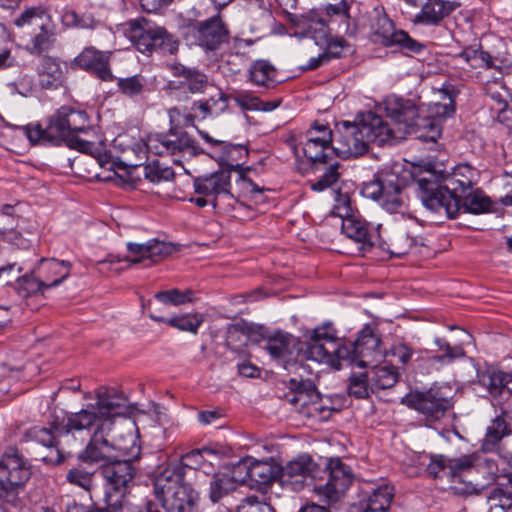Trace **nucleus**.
Wrapping results in <instances>:
<instances>
[{
  "label": "nucleus",
  "mask_w": 512,
  "mask_h": 512,
  "mask_svg": "<svg viewBox=\"0 0 512 512\" xmlns=\"http://www.w3.org/2000/svg\"><path fill=\"white\" fill-rule=\"evenodd\" d=\"M129 412V402L122 392L106 389L97 393L95 404H88L78 412L68 413L65 425L58 426L60 432H72V437L89 436L86 447L78 459L87 464H106L115 457L137 458L140 447L135 437L128 435L130 445L111 438L114 419Z\"/></svg>",
  "instance_id": "obj_1"
},
{
  "label": "nucleus",
  "mask_w": 512,
  "mask_h": 512,
  "mask_svg": "<svg viewBox=\"0 0 512 512\" xmlns=\"http://www.w3.org/2000/svg\"><path fill=\"white\" fill-rule=\"evenodd\" d=\"M474 170L468 164L460 165L444 185L430 175L421 177L416 184L419 197L426 208L435 213H444L455 219L460 212L481 214L490 211L492 202L481 190L473 189Z\"/></svg>",
  "instance_id": "obj_2"
},
{
  "label": "nucleus",
  "mask_w": 512,
  "mask_h": 512,
  "mask_svg": "<svg viewBox=\"0 0 512 512\" xmlns=\"http://www.w3.org/2000/svg\"><path fill=\"white\" fill-rule=\"evenodd\" d=\"M381 339L370 326H365L354 342H342L331 324L315 328L311 332V343L306 349L307 357L339 370L343 363L366 367L381 356Z\"/></svg>",
  "instance_id": "obj_3"
},
{
  "label": "nucleus",
  "mask_w": 512,
  "mask_h": 512,
  "mask_svg": "<svg viewBox=\"0 0 512 512\" xmlns=\"http://www.w3.org/2000/svg\"><path fill=\"white\" fill-rule=\"evenodd\" d=\"M89 128V117L85 111L63 106L50 116L46 127L33 123L21 129L32 144L59 146L65 143L71 149L92 155L96 150L95 144L77 136Z\"/></svg>",
  "instance_id": "obj_4"
},
{
  "label": "nucleus",
  "mask_w": 512,
  "mask_h": 512,
  "mask_svg": "<svg viewBox=\"0 0 512 512\" xmlns=\"http://www.w3.org/2000/svg\"><path fill=\"white\" fill-rule=\"evenodd\" d=\"M385 111L392 120L389 124L390 141L395 143L406 135H414L424 142H435L441 135L440 121L429 115H421L419 107L409 99L390 97L385 101Z\"/></svg>",
  "instance_id": "obj_5"
},
{
  "label": "nucleus",
  "mask_w": 512,
  "mask_h": 512,
  "mask_svg": "<svg viewBox=\"0 0 512 512\" xmlns=\"http://www.w3.org/2000/svg\"><path fill=\"white\" fill-rule=\"evenodd\" d=\"M389 123L372 111L362 113L354 123L343 122L334 134L337 157L359 156L367 152L369 143L390 141Z\"/></svg>",
  "instance_id": "obj_6"
},
{
  "label": "nucleus",
  "mask_w": 512,
  "mask_h": 512,
  "mask_svg": "<svg viewBox=\"0 0 512 512\" xmlns=\"http://www.w3.org/2000/svg\"><path fill=\"white\" fill-rule=\"evenodd\" d=\"M129 459L114 460L100 466L101 474L106 481L105 502L115 511H130V490L134 484L136 468Z\"/></svg>",
  "instance_id": "obj_7"
},
{
  "label": "nucleus",
  "mask_w": 512,
  "mask_h": 512,
  "mask_svg": "<svg viewBox=\"0 0 512 512\" xmlns=\"http://www.w3.org/2000/svg\"><path fill=\"white\" fill-rule=\"evenodd\" d=\"M412 174L408 170L399 173L394 168L391 172L382 174L374 180L364 183L362 194L379 203L390 213L402 212L407 207L405 188Z\"/></svg>",
  "instance_id": "obj_8"
},
{
  "label": "nucleus",
  "mask_w": 512,
  "mask_h": 512,
  "mask_svg": "<svg viewBox=\"0 0 512 512\" xmlns=\"http://www.w3.org/2000/svg\"><path fill=\"white\" fill-rule=\"evenodd\" d=\"M196 197L191 198L198 207L212 205L224 210L234 209L236 195L231 190V175L228 169L198 176L193 181Z\"/></svg>",
  "instance_id": "obj_9"
},
{
  "label": "nucleus",
  "mask_w": 512,
  "mask_h": 512,
  "mask_svg": "<svg viewBox=\"0 0 512 512\" xmlns=\"http://www.w3.org/2000/svg\"><path fill=\"white\" fill-rule=\"evenodd\" d=\"M164 473L154 483V496L164 512H198L199 493L183 479Z\"/></svg>",
  "instance_id": "obj_10"
},
{
  "label": "nucleus",
  "mask_w": 512,
  "mask_h": 512,
  "mask_svg": "<svg viewBox=\"0 0 512 512\" xmlns=\"http://www.w3.org/2000/svg\"><path fill=\"white\" fill-rule=\"evenodd\" d=\"M495 464L477 455H464L450 461L451 482L461 493H478L484 488L482 480H490Z\"/></svg>",
  "instance_id": "obj_11"
},
{
  "label": "nucleus",
  "mask_w": 512,
  "mask_h": 512,
  "mask_svg": "<svg viewBox=\"0 0 512 512\" xmlns=\"http://www.w3.org/2000/svg\"><path fill=\"white\" fill-rule=\"evenodd\" d=\"M29 461L16 448H8L0 457V499L13 502L31 477Z\"/></svg>",
  "instance_id": "obj_12"
},
{
  "label": "nucleus",
  "mask_w": 512,
  "mask_h": 512,
  "mask_svg": "<svg viewBox=\"0 0 512 512\" xmlns=\"http://www.w3.org/2000/svg\"><path fill=\"white\" fill-rule=\"evenodd\" d=\"M449 389L433 386L427 390L411 391L406 394L401 403L421 414L427 422L434 423L442 419L452 408V397Z\"/></svg>",
  "instance_id": "obj_13"
},
{
  "label": "nucleus",
  "mask_w": 512,
  "mask_h": 512,
  "mask_svg": "<svg viewBox=\"0 0 512 512\" xmlns=\"http://www.w3.org/2000/svg\"><path fill=\"white\" fill-rule=\"evenodd\" d=\"M128 25L129 37L141 53L161 51L173 54L177 51L178 42L163 27L152 24L144 18L131 20Z\"/></svg>",
  "instance_id": "obj_14"
},
{
  "label": "nucleus",
  "mask_w": 512,
  "mask_h": 512,
  "mask_svg": "<svg viewBox=\"0 0 512 512\" xmlns=\"http://www.w3.org/2000/svg\"><path fill=\"white\" fill-rule=\"evenodd\" d=\"M230 32L220 12L186 26L185 39L189 44L201 47L206 52L219 50L228 43Z\"/></svg>",
  "instance_id": "obj_15"
},
{
  "label": "nucleus",
  "mask_w": 512,
  "mask_h": 512,
  "mask_svg": "<svg viewBox=\"0 0 512 512\" xmlns=\"http://www.w3.org/2000/svg\"><path fill=\"white\" fill-rule=\"evenodd\" d=\"M353 475L350 468L339 458L331 459L326 467L318 471L314 490L328 502L339 501L352 483Z\"/></svg>",
  "instance_id": "obj_16"
},
{
  "label": "nucleus",
  "mask_w": 512,
  "mask_h": 512,
  "mask_svg": "<svg viewBox=\"0 0 512 512\" xmlns=\"http://www.w3.org/2000/svg\"><path fill=\"white\" fill-rule=\"evenodd\" d=\"M147 150L158 156H178L203 153L194 139L184 130L170 129L166 133H156L148 137Z\"/></svg>",
  "instance_id": "obj_17"
},
{
  "label": "nucleus",
  "mask_w": 512,
  "mask_h": 512,
  "mask_svg": "<svg viewBox=\"0 0 512 512\" xmlns=\"http://www.w3.org/2000/svg\"><path fill=\"white\" fill-rule=\"evenodd\" d=\"M298 25H303L304 31L315 41L316 45L324 47L323 52L329 61L342 56L346 41L331 36V29L328 28L327 20L323 15L316 11H309L301 16Z\"/></svg>",
  "instance_id": "obj_18"
},
{
  "label": "nucleus",
  "mask_w": 512,
  "mask_h": 512,
  "mask_svg": "<svg viewBox=\"0 0 512 512\" xmlns=\"http://www.w3.org/2000/svg\"><path fill=\"white\" fill-rule=\"evenodd\" d=\"M320 467L308 454H301L284 466H279V483L283 488L291 491H300L308 483V480L316 482Z\"/></svg>",
  "instance_id": "obj_19"
},
{
  "label": "nucleus",
  "mask_w": 512,
  "mask_h": 512,
  "mask_svg": "<svg viewBox=\"0 0 512 512\" xmlns=\"http://www.w3.org/2000/svg\"><path fill=\"white\" fill-rule=\"evenodd\" d=\"M67 416L59 421L55 419L49 428L43 426H34L25 432V439L41 444L50 449V454L43 456L41 460L47 464L58 465L68 456L59 448L58 438L72 436V432H60L58 426L65 425Z\"/></svg>",
  "instance_id": "obj_20"
},
{
  "label": "nucleus",
  "mask_w": 512,
  "mask_h": 512,
  "mask_svg": "<svg viewBox=\"0 0 512 512\" xmlns=\"http://www.w3.org/2000/svg\"><path fill=\"white\" fill-rule=\"evenodd\" d=\"M373 29L376 41L387 47L397 46L406 55L421 54L426 49L425 44L412 38L406 31L396 29L386 15L377 18Z\"/></svg>",
  "instance_id": "obj_21"
},
{
  "label": "nucleus",
  "mask_w": 512,
  "mask_h": 512,
  "mask_svg": "<svg viewBox=\"0 0 512 512\" xmlns=\"http://www.w3.org/2000/svg\"><path fill=\"white\" fill-rule=\"evenodd\" d=\"M311 343V335L305 343H300L294 336L285 332H276L264 340L263 348L277 362L287 368L289 364L296 362L301 352L306 359V349Z\"/></svg>",
  "instance_id": "obj_22"
},
{
  "label": "nucleus",
  "mask_w": 512,
  "mask_h": 512,
  "mask_svg": "<svg viewBox=\"0 0 512 512\" xmlns=\"http://www.w3.org/2000/svg\"><path fill=\"white\" fill-rule=\"evenodd\" d=\"M168 67L174 77L167 83L171 95L204 93L209 86L207 75L196 68L187 67L181 63H173Z\"/></svg>",
  "instance_id": "obj_23"
},
{
  "label": "nucleus",
  "mask_w": 512,
  "mask_h": 512,
  "mask_svg": "<svg viewBox=\"0 0 512 512\" xmlns=\"http://www.w3.org/2000/svg\"><path fill=\"white\" fill-rule=\"evenodd\" d=\"M42 10L39 8L26 9L18 18L14 20L17 27L32 25L39 29L26 45V49L31 54L40 55L48 51L55 41L54 33L43 23Z\"/></svg>",
  "instance_id": "obj_24"
},
{
  "label": "nucleus",
  "mask_w": 512,
  "mask_h": 512,
  "mask_svg": "<svg viewBox=\"0 0 512 512\" xmlns=\"http://www.w3.org/2000/svg\"><path fill=\"white\" fill-rule=\"evenodd\" d=\"M110 59V51L87 46L73 59L72 67L86 71L101 81L111 82L115 76L111 71Z\"/></svg>",
  "instance_id": "obj_25"
},
{
  "label": "nucleus",
  "mask_w": 512,
  "mask_h": 512,
  "mask_svg": "<svg viewBox=\"0 0 512 512\" xmlns=\"http://www.w3.org/2000/svg\"><path fill=\"white\" fill-rule=\"evenodd\" d=\"M381 225L376 228L358 212L342 221V232L355 243L362 254L371 251L380 238Z\"/></svg>",
  "instance_id": "obj_26"
},
{
  "label": "nucleus",
  "mask_w": 512,
  "mask_h": 512,
  "mask_svg": "<svg viewBox=\"0 0 512 512\" xmlns=\"http://www.w3.org/2000/svg\"><path fill=\"white\" fill-rule=\"evenodd\" d=\"M394 494V487L387 483L363 487L353 508L355 512H387Z\"/></svg>",
  "instance_id": "obj_27"
},
{
  "label": "nucleus",
  "mask_w": 512,
  "mask_h": 512,
  "mask_svg": "<svg viewBox=\"0 0 512 512\" xmlns=\"http://www.w3.org/2000/svg\"><path fill=\"white\" fill-rule=\"evenodd\" d=\"M419 11L414 15L413 23L426 27L440 26L459 7L456 0H418Z\"/></svg>",
  "instance_id": "obj_28"
},
{
  "label": "nucleus",
  "mask_w": 512,
  "mask_h": 512,
  "mask_svg": "<svg viewBox=\"0 0 512 512\" xmlns=\"http://www.w3.org/2000/svg\"><path fill=\"white\" fill-rule=\"evenodd\" d=\"M235 472L243 478L242 483L250 481L267 486L274 481L279 482V466L267 461L241 460L235 465Z\"/></svg>",
  "instance_id": "obj_29"
},
{
  "label": "nucleus",
  "mask_w": 512,
  "mask_h": 512,
  "mask_svg": "<svg viewBox=\"0 0 512 512\" xmlns=\"http://www.w3.org/2000/svg\"><path fill=\"white\" fill-rule=\"evenodd\" d=\"M127 250L134 256L127 261L130 264L143 263L149 261L150 264L157 263L175 251L172 243L150 239L145 243H127Z\"/></svg>",
  "instance_id": "obj_30"
},
{
  "label": "nucleus",
  "mask_w": 512,
  "mask_h": 512,
  "mask_svg": "<svg viewBox=\"0 0 512 512\" xmlns=\"http://www.w3.org/2000/svg\"><path fill=\"white\" fill-rule=\"evenodd\" d=\"M416 244V240L410 235L405 226H395L386 230L384 235L380 230V238L376 244L381 250L394 257H401L409 253Z\"/></svg>",
  "instance_id": "obj_31"
},
{
  "label": "nucleus",
  "mask_w": 512,
  "mask_h": 512,
  "mask_svg": "<svg viewBox=\"0 0 512 512\" xmlns=\"http://www.w3.org/2000/svg\"><path fill=\"white\" fill-rule=\"evenodd\" d=\"M71 268L72 265L69 261L42 258L36 271L37 274L41 275L46 286L52 288L60 285L69 277Z\"/></svg>",
  "instance_id": "obj_32"
},
{
  "label": "nucleus",
  "mask_w": 512,
  "mask_h": 512,
  "mask_svg": "<svg viewBox=\"0 0 512 512\" xmlns=\"http://www.w3.org/2000/svg\"><path fill=\"white\" fill-rule=\"evenodd\" d=\"M210 156L220 164L221 169H228L230 173L240 172L242 171L241 161L248 156V150L244 145L224 141L219 151H215Z\"/></svg>",
  "instance_id": "obj_33"
},
{
  "label": "nucleus",
  "mask_w": 512,
  "mask_h": 512,
  "mask_svg": "<svg viewBox=\"0 0 512 512\" xmlns=\"http://www.w3.org/2000/svg\"><path fill=\"white\" fill-rule=\"evenodd\" d=\"M39 82L44 89H56L64 80V71L60 60L56 57L45 55L41 58L38 67Z\"/></svg>",
  "instance_id": "obj_34"
},
{
  "label": "nucleus",
  "mask_w": 512,
  "mask_h": 512,
  "mask_svg": "<svg viewBox=\"0 0 512 512\" xmlns=\"http://www.w3.org/2000/svg\"><path fill=\"white\" fill-rule=\"evenodd\" d=\"M243 478L238 472H235V466L231 474L218 473L214 474L210 481L209 498L213 503L220 501L229 493L234 491Z\"/></svg>",
  "instance_id": "obj_35"
},
{
  "label": "nucleus",
  "mask_w": 512,
  "mask_h": 512,
  "mask_svg": "<svg viewBox=\"0 0 512 512\" xmlns=\"http://www.w3.org/2000/svg\"><path fill=\"white\" fill-rule=\"evenodd\" d=\"M509 432L505 417L496 416L488 425L485 436L480 442L481 450L486 453L498 451Z\"/></svg>",
  "instance_id": "obj_36"
},
{
  "label": "nucleus",
  "mask_w": 512,
  "mask_h": 512,
  "mask_svg": "<svg viewBox=\"0 0 512 512\" xmlns=\"http://www.w3.org/2000/svg\"><path fill=\"white\" fill-rule=\"evenodd\" d=\"M228 101L229 97L218 89L208 99L194 101L191 110L199 111L201 119L216 117L228 109Z\"/></svg>",
  "instance_id": "obj_37"
},
{
  "label": "nucleus",
  "mask_w": 512,
  "mask_h": 512,
  "mask_svg": "<svg viewBox=\"0 0 512 512\" xmlns=\"http://www.w3.org/2000/svg\"><path fill=\"white\" fill-rule=\"evenodd\" d=\"M291 389L294 393L288 397V401L293 404H300L302 408L308 406L311 403H316L320 395L313 382L309 380L291 379Z\"/></svg>",
  "instance_id": "obj_38"
},
{
  "label": "nucleus",
  "mask_w": 512,
  "mask_h": 512,
  "mask_svg": "<svg viewBox=\"0 0 512 512\" xmlns=\"http://www.w3.org/2000/svg\"><path fill=\"white\" fill-rule=\"evenodd\" d=\"M371 391L376 389H388L393 387L399 378V373L394 366H373L369 371Z\"/></svg>",
  "instance_id": "obj_39"
},
{
  "label": "nucleus",
  "mask_w": 512,
  "mask_h": 512,
  "mask_svg": "<svg viewBox=\"0 0 512 512\" xmlns=\"http://www.w3.org/2000/svg\"><path fill=\"white\" fill-rule=\"evenodd\" d=\"M149 317L156 321L166 323L174 328H177L181 331L191 332L196 334L198 328L203 323V316L201 314H186L175 316L171 318H164L162 316L156 315L154 313H149Z\"/></svg>",
  "instance_id": "obj_40"
},
{
  "label": "nucleus",
  "mask_w": 512,
  "mask_h": 512,
  "mask_svg": "<svg viewBox=\"0 0 512 512\" xmlns=\"http://www.w3.org/2000/svg\"><path fill=\"white\" fill-rule=\"evenodd\" d=\"M455 59L465 62L469 67L491 68L493 67V59L490 53L483 51L481 46H468L459 54L455 55Z\"/></svg>",
  "instance_id": "obj_41"
},
{
  "label": "nucleus",
  "mask_w": 512,
  "mask_h": 512,
  "mask_svg": "<svg viewBox=\"0 0 512 512\" xmlns=\"http://www.w3.org/2000/svg\"><path fill=\"white\" fill-rule=\"evenodd\" d=\"M440 94L442 95V102H436L431 106V114L429 116L441 122V119L448 118L454 114L455 98L458 92L452 85H447L440 91Z\"/></svg>",
  "instance_id": "obj_42"
},
{
  "label": "nucleus",
  "mask_w": 512,
  "mask_h": 512,
  "mask_svg": "<svg viewBox=\"0 0 512 512\" xmlns=\"http://www.w3.org/2000/svg\"><path fill=\"white\" fill-rule=\"evenodd\" d=\"M215 455L214 451L210 448L195 449L181 457V463L173 470V475L176 478L183 479L184 468H190L193 470L202 469L206 465V459L204 455Z\"/></svg>",
  "instance_id": "obj_43"
},
{
  "label": "nucleus",
  "mask_w": 512,
  "mask_h": 512,
  "mask_svg": "<svg viewBox=\"0 0 512 512\" xmlns=\"http://www.w3.org/2000/svg\"><path fill=\"white\" fill-rule=\"evenodd\" d=\"M488 512H512V485L497 486L487 498Z\"/></svg>",
  "instance_id": "obj_44"
},
{
  "label": "nucleus",
  "mask_w": 512,
  "mask_h": 512,
  "mask_svg": "<svg viewBox=\"0 0 512 512\" xmlns=\"http://www.w3.org/2000/svg\"><path fill=\"white\" fill-rule=\"evenodd\" d=\"M303 152L306 158L315 167H317V165L327 164L337 157L336 148L333 145L304 143Z\"/></svg>",
  "instance_id": "obj_45"
},
{
  "label": "nucleus",
  "mask_w": 512,
  "mask_h": 512,
  "mask_svg": "<svg viewBox=\"0 0 512 512\" xmlns=\"http://www.w3.org/2000/svg\"><path fill=\"white\" fill-rule=\"evenodd\" d=\"M276 69L266 60L255 61L249 69V78L258 86L268 87L275 81Z\"/></svg>",
  "instance_id": "obj_46"
},
{
  "label": "nucleus",
  "mask_w": 512,
  "mask_h": 512,
  "mask_svg": "<svg viewBox=\"0 0 512 512\" xmlns=\"http://www.w3.org/2000/svg\"><path fill=\"white\" fill-rule=\"evenodd\" d=\"M19 292L23 297L43 293L49 289L41 275L37 274L36 269L31 273L25 274L18 278Z\"/></svg>",
  "instance_id": "obj_47"
},
{
  "label": "nucleus",
  "mask_w": 512,
  "mask_h": 512,
  "mask_svg": "<svg viewBox=\"0 0 512 512\" xmlns=\"http://www.w3.org/2000/svg\"><path fill=\"white\" fill-rule=\"evenodd\" d=\"M327 165L328 167L325 169L324 173L319 177V179L311 182L310 188L313 191H324L338 182L341 175L339 172V162L334 159L327 163Z\"/></svg>",
  "instance_id": "obj_48"
},
{
  "label": "nucleus",
  "mask_w": 512,
  "mask_h": 512,
  "mask_svg": "<svg viewBox=\"0 0 512 512\" xmlns=\"http://www.w3.org/2000/svg\"><path fill=\"white\" fill-rule=\"evenodd\" d=\"M434 342L439 351L442 352L437 355L440 366L449 365L455 360L465 357V351L461 345L451 346L444 338H435Z\"/></svg>",
  "instance_id": "obj_49"
},
{
  "label": "nucleus",
  "mask_w": 512,
  "mask_h": 512,
  "mask_svg": "<svg viewBox=\"0 0 512 512\" xmlns=\"http://www.w3.org/2000/svg\"><path fill=\"white\" fill-rule=\"evenodd\" d=\"M311 11H316L323 15L327 20L328 27L335 19L346 21L349 18V5L346 0H339L338 3L328 4L323 9H312Z\"/></svg>",
  "instance_id": "obj_50"
},
{
  "label": "nucleus",
  "mask_w": 512,
  "mask_h": 512,
  "mask_svg": "<svg viewBox=\"0 0 512 512\" xmlns=\"http://www.w3.org/2000/svg\"><path fill=\"white\" fill-rule=\"evenodd\" d=\"M143 173L146 179L153 183L169 181L174 177V171L168 166H163L159 161H153L143 167Z\"/></svg>",
  "instance_id": "obj_51"
},
{
  "label": "nucleus",
  "mask_w": 512,
  "mask_h": 512,
  "mask_svg": "<svg viewBox=\"0 0 512 512\" xmlns=\"http://www.w3.org/2000/svg\"><path fill=\"white\" fill-rule=\"evenodd\" d=\"M334 134L325 124L314 123L306 132L305 143L332 145Z\"/></svg>",
  "instance_id": "obj_52"
},
{
  "label": "nucleus",
  "mask_w": 512,
  "mask_h": 512,
  "mask_svg": "<svg viewBox=\"0 0 512 512\" xmlns=\"http://www.w3.org/2000/svg\"><path fill=\"white\" fill-rule=\"evenodd\" d=\"M239 177L236 180V185L240 188L241 194L236 196V199L240 196H244L249 198L250 200L255 201L256 203L262 201V194L264 192V188L259 187L256 183H254L250 178L246 177L243 171L238 172Z\"/></svg>",
  "instance_id": "obj_53"
},
{
  "label": "nucleus",
  "mask_w": 512,
  "mask_h": 512,
  "mask_svg": "<svg viewBox=\"0 0 512 512\" xmlns=\"http://www.w3.org/2000/svg\"><path fill=\"white\" fill-rule=\"evenodd\" d=\"M170 129L183 130L185 127L194 126L196 115L186 108L172 107L168 110Z\"/></svg>",
  "instance_id": "obj_54"
},
{
  "label": "nucleus",
  "mask_w": 512,
  "mask_h": 512,
  "mask_svg": "<svg viewBox=\"0 0 512 512\" xmlns=\"http://www.w3.org/2000/svg\"><path fill=\"white\" fill-rule=\"evenodd\" d=\"M369 390H371V384L367 371L358 375L353 374L350 377V382L348 385L349 395L358 399H364L369 396Z\"/></svg>",
  "instance_id": "obj_55"
},
{
  "label": "nucleus",
  "mask_w": 512,
  "mask_h": 512,
  "mask_svg": "<svg viewBox=\"0 0 512 512\" xmlns=\"http://www.w3.org/2000/svg\"><path fill=\"white\" fill-rule=\"evenodd\" d=\"M118 91L126 97L134 98L139 96L144 88L143 79L134 75L126 78L117 79Z\"/></svg>",
  "instance_id": "obj_56"
},
{
  "label": "nucleus",
  "mask_w": 512,
  "mask_h": 512,
  "mask_svg": "<svg viewBox=\"0 0 512 512\" xmlns=\"http://www.w3.org/2000/svg\"><path fill=\"white\" fill-rule=\"evenodd\" d=\"M415 368L422 374H429L433 370H439L443 366H440V360L436 355H430L427 351H417L416 357L414 358Z\"/></svg>",
  "instance_id": "obj_57"
},
{
  "label": "nucleus",
  "mask_w": 512,
  "mask_h": 512,
  "mask_svg": "<svg viewBox=\"0 0 512 512\" xmlns=\"http://www.w3.org/2000/svg\"><path fill=\"white\" fill-rule=\"evenodd\" d=\"M334 205L331 210L333 216H337L343 220L356 214L351 207V200L347 193H341L340 191L335 192Z\"/></svg>",
  "instance_id": "obj_58"
},
{
  "label": "nucleus",
  "mask_w": 512,
  "mask_h": 512,
  "mask_svg": "<svg viewBox=\"0 0 512 512\" xmlns=\"http://www.w3.org/2000/svg\"><path fill=\"white\" fill-rule=\"evenodd\" d=\"M192 295L193 292L191 290L181 292L177 289H172L156 293L155 298L163 304H172L176 306L190 302L192 300Z\"/></svg>",
  "instance_id": "obj_59"
},
{
  "label": "nucleus",
  "mask_w": 512,
  "mask_h": 512,
  "mask_svg": "<svg viewBox=\"0 0 512 512\" xmlns=\"http://www.w3.org/2000/svg\"><path fill=\"white\" fill-rule=\"evenodd\" d=\"M66 480L72 485L89 491L93 486V473L82 468H72L67 472Z\"/></svg>",
  "instance_id": "obj_60"
},
{
  "label": "nucleus",
  "mask_w": 512,
  "mask_h": 512,
  "mask_svg": "<svg viewBox=\"0 0 512 512\" xmlns=\"http://www.w3.org/2000/svg\"><path fill=\"white\" fill-rule=\"evenodd\" d=\"M443 456H433L427 465L426 472L433 478H442L448 476L451 478L450 461Z\"/></svg>",
  "instance_id": "obj_61"
},
{
  "label": "nucleus",
  "mask_w": 512,
  "mask_h": 512,
  "mask_svg": "<svg viewBox=\"0 0 512 512\" xmlns=\"http://www.w3.org/2000/svg\"><path fill=\"white\" fill-rule=\"evenodd\" d=\"M238 512H275V510L270 504L260 501L257 496L253 495L243 500Z\"/></svg>",
  "instance_id": "obj_62"
},
{
  "label": "nucleus",
  "mask_w": 512,
  "mask_h": 512,
  "mask_svg": "<svg viewBox=\"0 0 512 512\" xmlns=\"http://www.w3.org/2000/svg\"><path fill=\"white\" fill-rule=\"evenodd\" d=\"M480 381L488 388L491 394H498L505 389L504 372L502 371L482 375Z\"/></svg>",
  "instance_id": "obj_63"
},
{
  "label": "nucleus",
  "mask_w": 512,
  "mask_h": 512,
  "mask_svg": "<svg viewBox=\"0 0 512 512\" xmlns=\"http://www.w3.org/2000/svg\"><path fill=\"white\" fill-rule=\"evenodd\" d=\"M416 352L410 346L404 343H399L392 347V354L397 360L403 365L408 364L410 361H414Z\"/></svg>",
  "instance_id": "obj_64"
}]
</instances>
